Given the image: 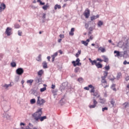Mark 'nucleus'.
Segmentation results:
<instances>
[{"instance_id": "nucleus-1", "label": "nucleus", "mask_w": 129, "mask_h": 129, "mask_svg": "<svg viewBox=\"0 0 129 129\" xmlns=\"http://www.w3.org/2000/svg\"><path fill=\"white\" fill-rule=\"evenodd\" d=\"M43 111L42 108L38 109L35 112L32 114L31 116L35 121H44L45 119H47V116H42Z\"/></svg>"}, {"instance_id": "nucleus-2", "label": "nucleus", "mask_w": 129, "mask_h": 129, "mask_svg": "<svg viewBox=\"0 0 129 129\" xmlns=\"http://www.w3.org/2000/svg\"><path fill=\"white\" fill-rule=\"evenodd\" d=\"M90 88L91 90L90 91V93H92V95L96 98H99L100 97V94L98 91H95V88L92 86V85H89L88 87H85L84 89L85 90H89Z\"/></svg>"}, {"instance_id": "nucleus-3", "label": "nucleus", "mask_w": 129, "mask_h": 129, "mask_svg": "<svg viewBox=\"0 0 129 129\" xmlns=\"http://www.w3.org/2000/svg\"><path fill=\"white\" fill-rule=\"evenodd\" d=\"M103 75L104 76L101 77V84L102 86H103L104 88H107V87H109V84L106 81V78L107 77V75H108V72L104 71Z\"/></svg>"}, {"instance_id": "nucleus-4", "label": "nucleus", "mask_w": 129, "mask_h": 129, "mask_svg": "<svg viewBox=\"0 0 129 129\" xmlns=\"http://www.w3.org/2000/svg\"><path fill=\"white\" fill-rule=\"evenodd\" d=\"M46 102V101L44 100L43 99L41 98V97L40 96L37 97V100L36 102V103L37 105H39L41 106V105H44V104Z\"/></svg>"}, {"instance_id": "nucleus-5", "label": "nucleus", "mask_w": 129, "mask_h": 129, "mask_svg": "<svg viewBox=\"0 0 129 129\" xmlns=\"http://www.w3.org/2000/svg\"><path fill=\"white\" fill-rule=\"evenodd\" d=\"M93 105H90V106H89V107L90 108H95V107L97 106L98 102L96 101V100L95 99V97H94L93 99Z\"/></svg>"}, {"instance_id": "nucleus-6", "label": "nucleus", "mask_w": 129, "mask_h": 129, "mask_svg": "<svg viewBox=\"0 0 129 129\" xmlns=\"http://www.w3.org/2000/svg\"><path fill=\"white\" fill-rule=\"evenodd\" d=\"M72 63L75 67H76V66H81V62H80V59L79 58H77L76 61H73Z\"/></svg>"}, {"instance_id": "nucleus-7", "label": "nucleus", "mask_w": 129, "mask_h": 129, "mask_svg": "<svg viewBox=\"0 0 129 129\" xmlns=\"http://www.w3.org/2000/svg\"><path fill=\"white\" fill-rule=\"evenodd\" d=\"M16 73L18 75H23L24 74V69L23 68H18L16 70Z\"/></svg>"}, {"instance_id": "nucleus-8", "label": "nucleus", "mask_w": 129, "mask_h": 129, "mask_svg": "<svg viewBox=\"0 0 129 129\" xmlns=\"http://www.w3.org/2000/svg\"><path fill=\"white\" fill-rule=\"evenodd\" d=\"M84 15L86 19H88L89 18V16H90V11L89 9L86 10L84 13Z\"/></svg>"}, {"instance_id": "nucleus-9", "label": "nucleus", "mask_w": 129, "mask_h": 129, "mask_svg": "<svg viewBox=\"0 0 129 129\" xmlns=\"http://www.w3.org/2000/svg\"><path fill=\"white\" fill-rule=\"evenodd\" d=\"M12 29L10 27L7 28L5 33L7 34V36H11L12 34Z\"/></svg>"}, {"instance_id": "nucleus-10", "label": "nucleus", "mask_w": 129, "mask_h": 129, "mask_svg": "<svg viewBox=\"0 0 129 129\" xmlns=\"http://www.w3.org/2000/svg\"><path fill=\"white\" fill-rule=\"evenodd\" d=\"M6 8H7L6 4L4 3L1 4L0 5V12L2 13L3 11H5V10H6Z\"/></svg>"}, {"instance_id": "nucleus-11", "label": "nucleus", "mask_w": 129, "mask_h": 129, "mask_svg": "<svg viewBox=\"0 0 129 129\" xmlns=\"http://www.w3.org/2000/svg\"><path fill=\"white\" fill-rule=\"evenodd\" d=\"M96 48H98V51H100L102 53H104L106 51L105 50V48L102 47H99V46L98 45H97Z\"/></svg>"}, {"instance_id": "nucleus-12", "label": "nucleus", "mask_w": 129, "mask_h": 129, "mask_svg": "<svg viewBox=\"0 0 129 129\" xmlns=\"http://www.w3.org/2000/svg\"><path fill=\"white\" fill-rule=\"evenodd\" d=\"M90 42L89 39L86 40V41L82 40L81 41L82 44L84 45V46H88V42Z\"/></svg>"}, {"instance_id": "nucleus-13", "label": "nucleus", "mask_w": 129, "mask_h": 129, "mask_svg": "<svg viewBox=\"0 0 129 129\" xmlns=\"http://www.w3.org/2000/svg\"><path fill=\"white\" fill-rule=\"evenodd\" d=\"M49 8H50V6L49 5V4L47 3L46 5L42 7V9L44 11H47V10H48V9H49Z\"/></svg>"}, {"instance_id": "nucleus-14", "label": "nucleus", "mask_w": 129, "mask_h": 129, "mask_svg": "<svg viewBox=\"0 0 129 129\" xmlns=\"http://www.w3.org/2000/svg\"><path fill=\"white\" fill-rule=\"evenodd\" d=\"M102 57L103 58V59H104V62H105L106 63H108V58H107L106 56H105V55H102Z\"/></svg>"}, {"instance_id": "nucleus-15", "label": "nucleus", "mask_w": 129, "mask_h": 129, "mask_svg": "<svg viewBox=\"0 0 129 129\" xmlns=\"http://www.w3.org/2000/svg\"><path fill=\"white\" fill-rule=\"evenodd\" d=\"M42 66L44 69H46V68H48V65L47 64V62L43 61L42 63Z\"/></svg>"}, {"instance_id": "nucleus-16", "label": "nucleus", "mask_w": 129, "mask_h": 129, "mask_svg": "<svg viewBox=\"0 0 129 129\" xmlns=\"http://www.w3.org/2000/svg\"><path fill=\"white\" fill-rule=\"evenodd\" d=\"M114 53L116 54L115 57H119L120 56V53L118 51L115 50Z\"/></svg>"}, {"instance_id": "nucleus-17", "label": "nucleus", "mask_w": 129, "mask_h": 129, "mask_svg": "<svg viewBox=\"0 0 129 129\" xmlns=\"http://www.w3.org/2000/svg\"><path fill=\"white\" fill-rule=\"evenodd\" d=\"M90 62L91 63L92 65H96L97 63L96 62V60H91V58H89V59Z\"/></svg>"}, {"instance_id": "nucleus-18", "label": "nucleus", "mask_w": 129, "mask_h": 129, "mask_svg": "<svg viewBox=\"0 0 129 129\" xmlns=\"http://www.w3.org/2000/svg\"><path fill=\"white\" fill-rule=\"evenodd\" d=\"M96 66L98 68V69H99V68H102V64L100 63V62H98L96 63Z\"/></svg>"}, {"instance_id": "nucleus-19", "label": "nucleus", "mask_w": 129, "mask_h": 129, "mask_svg": "<svg viewBox=\"0 0 129 129\" xmlns=\"http://www.w3.org/2000/svg\"><path fill=\"white\" fill-rule=\"evenodd\" d=\"M33 82H34L33 80H28L27 81V84H29V85L30 86H32V84H33Z\"/></svg>"}, {"instance_id": "nucleus-20", "label": "nucleus", "mask_w": 129, "mask_h": 129, "mask_svg": "<svg viewBox=\"0 0 129 129\" xmlns=\"http://www.w3.org/2000/svg\"><path fill=\"white\" fill-rule=\"evenodd\" d=\"M43 74H44V71H43V70H41L38 72V76H42Z\"/></svg>"}, {"instance_id": "nucleus-21", "label": "nucleus", "mask_w": 129, "mask_h": 129, "mask_svg": "<svg viewBox=\"0 0 129 129\" xmlns=\"http://www.w3.org/2000/svg\"><path fill=\"white\" fill-rule=\"evenodd\" d=\"M88 30H89L88 35L89 36V35H90L91 34H92V32H91L93 31L94 29H93V27H90Z\"/></svg>"}, {"instance_id": "nucleus-22", "label": "nucleus", "mask_w": 129, "mask_h": 129, "mask_svg": "<svg viewBox=\"0 0 129 129\" xmlns=\"http://www.w3.org/2000/svg\"><path fill=\"white\" fill-rule=\"evenodd\" d=\"M99 100H100V103H105V99H102V98H101V97H100L99 98Z\"/></svg>"}, {"instance_id": "nucleus-23", "label": "nucleus", "mask_w": 129, "mask_h": 129, "mask_svg": "<svg viewBox=\"0 0 129 129\" xmlns=\"http://www.w3.org/2000/svg\"><path fill=\"white\" fill-rule=\"evenodd\" d=\"M41 60H42V55L39 54L36 58V60L40 61H41Z\"/></svg>"}, {"instance_id": "nucleus-24", "label": "nucleus", "mask_w": 129, "mask_h": 129, "mask_svg": "<svg viewBox=\"0 0 129 129\" xmlns=\"http://www.w3.org/2000/svg\"><path fill=\"white\" fill-rule=\"evenodd\" d=\"M122 77V75H121V73H119L117 74V79H120V78Z\"/></svg>"}, {"instance_id": "nucleus-25", "label": "nucleus", "mask_w": 129, "mask_h": 129, "mask_svg": "<svg viewBox=\"0 0 129 129\" xmlns=\"http://www.w3.org/2000/svg\"><path fill=\"white\" fill-rule=\"evenodd\" d=\"M30 103L31 104H35V103H36V99H32L30 100Z\"/></svg>"}, {"instance_id": "nucleus-26", "label": "nucleus", "mask_w": 129, "mask_h": 129, "mask_svg": "<svg viewBox=\"0 0 129 129\" xmlns=\"http://www.w3.org/2000/svg\"><path fill=\"white\" fill-rule=\"evenodd\" d=\"M79 71H80V68H79V67H77L75 69V73H78Z\"/></svg>"}, {"instance_id": "nucleus-27", "label": "nucleus", "mask_w": 129, "mask_h": 129, "mask_svg": "<svg viewBox=\"0 0 129 129\" xmlns=\"http://www.w3.org/2000/svg\"><path fill=\"white\" fill-rule=\"evenodd\" d=\"M57 9H61V6L58 5V4H56L54 6V10H57Z\"/></svg>"}, {"instance_id": "nucleus-28", "label": "nucleus", "mask_w": 129, "mask_h": 129, "mask_svg": "<svg viewBox=\"0 0 129 129\" xmlns=\"http://www.w3.org/2000/svg\"><path fill=\"white\" fill-rule=\"evenodd\" d=\"M81 54V50H78V52L76 54V57L78 58L79 57V55Z\"/></svg>"}, {"instance_id": "nucleus-29", "label": "nucleus", "mask_w": 129, "mask_h": 129, "mask_svg": "<svg viewBox=\"0 0 129 129\" xmlns=\"http://www.w3.org/2000/svg\"><path fill=\"white\" fill-rule=\"evenodd\" d=\"M78 81L80 82V83H82L83 81H84V80L82 78H80L78 79Z\"/></svg>"}, {"instance_id": "nucleus-30", "label": "nucleus", "mask_w": 129, "mask_h": 129, "mask_svg": "<svg viewBox=\"0 0 129 129\" xmlns=\"http://www.w3.org/2000/svg\"><path fill=\"white\" fill-rule=\"evenodd\" d=\"M110 102L111 104H112V106H114V104L115 103V101H114V100H113V99H112Z\"/></svg>"}, {"instance_id": "nucleus-31", "label": "nucleus", "mask_w": 129, "mask_h": 129, "mask_svg": "<svg viewBox=\"0 0 129 129\" xmlns=\"http://www.w3.org/2000/svg\"><path fill=\"white\" fill-rule=\"evenodd\" d=\"M102 25H103V22H102V21H99L98 23V26L99 27H101V26H102Z\"/></svg>"}, {"instance_id": "nucleus-32", "label": "nucleus", "mask_w": 129, "mask_h": 129, "mask_svg": "<svg viewBox=\"0 0 129 129\" xmlns=\"http://www.w3.org/2000/svg\"><path fill=\"white\" fill-rule=\"evenodd\" d=\"M37 3H39L40 5L41 6H44L45 5V3H43L42 2V1H41V0H37Z\"/></svg>"}, {"instance_id": "nucleus-33", "label": "nucleus", "mask_w": 129, "mask_h": 129, "mask_svg": "<svg viewBox=\"0 0 129 129\" xmlns=\"http://www.w3.org/2000/svg\"><path fill=\"white\" fill-rule=\"evenodd\" d=\"M104 68H105V70H106L107 71H108V70L110 69V67H109V66H105Z\"/></svg>"}, {"instance_id": "nucleus-34", "label": "nucleus", "mask_w": 129, "mask_h": 129, "mask_svg": "<svg viewBox=\"0 0 129 129\" xmlns=\"http://www.w3.org/2000/svg\"><path fill=\"white\" fill-rule=\"evenodd\" d=\"M11 65L12 67H16V66H17V64L15 62H11Z\"/></svg>"}, {"instance_id": "nucleus-35", "label": "nucleus", "mask_w": 129, "mask_h": 129, "mask_svg": "<svg viewBox=\"0 0 129 129\" xmlns=\"http://www.w3.org/2000/svg\"><path fill=\"white\" fill-rule=\"evenodd\" d=\"M15 29H20L21 28V26H20L18 24H16L15 25Z\"/></svg>"}, {"instance_id": "nucleus-36", "label": "nucleus", "mask_w": 129, "mask_h": 129, "mask_svg": "<svg viewBox=\"0 0 129 129\" xmlns=\"http://www.w3.org/2000/svg\"><path fill=\"white\" fill-rule=\"evenodd\" d=\"M10 86H12V84H10L9 85L5 84L4 86V87H6V88H9V87H10Z\"/></svg>"}, {"instance_id": "nucleus-37", "label": "nucleus", "mask_w": 129, "mask_h": 129, "mask_svg": "<svg viewBox=\"0 0 129 129\" xmlns=\"http://www.w3.org/2000/svg\"><path fill=\"white\" fill-rule=\"evenodd\" d=\"M46 89H47V88H46V87L41 88L40 89V92H44V91H45V90H46Z\"/></svg>"}, {"instance_id": "nucleus-38", "label": "nucleus", "mask_w": 129, "mask_h": 129, "mask_svg": "<svg viewBox=\"0 0 129 129\" xmlns=\"http://www.w3.org/2000/svg\"><path fill=\"white\" fill-rule=\"evenodd\" d=\"M94 20H96V17L95 16L91 17V21H94Z\"/></svg>"}, {"instance_id": "nucleus-39", "label": "nucleus", "mask_w": 129, "mask_h": 129, "mask_svg": "<svg viewBox=\"0 0 129 129\" xmlns=\"http://www.w3.org/2000/svg\"><path fill=\"white\" fill-rule=\"evenodd\" d=\"M105 110H108V108L105 107H104V108H102V111L103 112Z\"/></svg>"}, {"instance_id": "nucleus-40", "label": "nucleus", "mask_w": 129, "mask_h": 129, "mask_svg": "<svg viewBox=\"0 0 129 129\" xmlns=\"http://www.w3.org/2000/svg\"><path fill=\"white\" fill-rule=\"evenodd\" d=\"M69 35H70V36H74V32H73V31H70V32H69Z\"/></svg>"}, {"instance_id": "nucleus-41", "label": "nucleus", "mask_w": 129, "mask_h": 129, "mask_svg": "<svg viewBox=\"0 0 129 129\" xmlns=\"http://www.w3.org/2000/svg\"><path fill=\"white\" fill-rule=\"evenodd\" d=\"M124 65H126V64H129V62H127L126 60H124L123 62Z\"/></svg>"}, {"instance_id": "nucleus-42", "label": "nucleus", "mask_w": 129, "mask_h": 129, "mask_svg": "<svg viewBox=\"0 0 129 129\" xmlns=\"http://www.w3.org/2000/svg\"><path fill=\"white\" fill-rule=\"evenodd\" d=\"M22 34H23V32L21 31H18V35L19 36H22Z\"/></svg>"}, {"instance_id": "nucleus-43", "label": "nucleus", "mask_w": 129, "mask_h": 129, "mask_svg": "<svg viewBox=\"0 0 129 129\" xmlns=\"http://www.w3.org/2000/svg\"><path fill=\"white\" fill-rule=\"evenodd\" d=\"M89 39L90 40H93V35H91L90 37H89Z\"/></svg>"}, {"instance_id": "nucleus-44", "label": "nucleus", "mask_w": 129, "mask_h": 129, "mask_svg": "<svg viewBox=\"0 0 129 129\" xmlns=\"http://www.w3.org/2000/svg\"><path fill=\"white\" fill-rule=\"evenodd\" d=\"M52 56H54V57H57V56H58V52H55L53 54V55H52Z\"/></svg>"}, {"instance_id": "nucleus-45", "label": "nucleus", "mask_w": 129, "mask_h": 129, "mask_svg": "<svg viewBox=\"0 0 129 129\" xmlns=\"http://www.w3.org/2000/svg\"><path fill=\"white\" fill-rule=\"evenodd\" d=\"M89 27V25L87 23H86L85 24V28L86 29H88V27Z\"/></svg>"}, {"instance_id": "nucleus-46", "label": "nucleus", "mask_w": 129, "mask_h": 129, "mask_svg": "<svg viewBox=\"0 0 129 129\" xmlns=\"http://www.w3.org/2000/svg\"><path fill=\"white\" fill-rule=\"evenodd\" d=\"M56 87V86H55V85H53V84H52V85H51V88H52V89H55V88Z\"/></svg>"}, {"instance_id": "nucleus-47", "label": "nucleus", "mask_w": 129, "mask_h": 129, "mask_svg": "<svg viewBox=\"0 0 129 129\" xmlns=\"http://www.w3.org/2000/svg\"><path fill=\"white\" fill-rule=\"evenodd\" d=\"M51 57L52 58V62H54V61H55V56H53V55H51Z\"/></svg>"}, {"instance_id": "nucleus-48", "label": "nucleus", "mask_w": 129, "mask_h": 129, "mask_svg": "<svg viewBox=\"0 0 129 129\" xmlns=\"http://www.w3.org/2000/svg\"><path fill=\"white\" fill-rule=\"evenodd\" d=\"M97 61H99L100 62H102V61H103V60H102L100 58H97Z\"/></svg>"}, {"instance_id": "nucleus-49", "label": "nucleus", "mask_w": 129, "mask_h": 129, "mask_svg": "<svg viewBox=\"0 0 129 129\" xmlns=\"http://www.w3.org/2000/svg\"><path fill=\"white\" fill-rule=\"evenodd\" d=\"M60 38H61L62 39H63V38H64V34H60L59 35Z\"/></svg>"}, {"instance_id": "nucleus-50", "label": "nucleus", "mask_w": 129, "mask_h": 129, "mask_svg": "<svg viewBox=\"0 0 129 129\" xmlns=\"http://www.w3.org/2000/svg\"><path fill=\"white\" fill-rule=\"evenodd\" d=\"M75 31V28H72V29H71V32H74V31Z\"/></svg>"}, {"instance_id": "nucleus-51", "label": "nucleus", "mask_w": 129, "mask_h": 129, "mask_svg": "<svg viewBox=\"0 0 129 129\" xmlns=\"http://www.w3.org/2000/svg\"><path fill=\"white\" fill-rule=\"evenodd\" d=\"M58 52L60 54V55H62V54H63V52H62V50H59Z\"/></svg>"}, {"instance_id": "nucleus-52", "label": "nucleus", "mask_w": 129, "mask_h": 129, "mask_svg": "<svg viewBox=\"0 0 129 129\" xmlns=\"http://www.w3.org/2000/svg\"><path fill=\"white\" fill-rule=\"evenodd\" d=\"M47 59L50 61V59H51V57L50 56H47Z\"/></svg>"}, {"instance_id": "nucleus-53", "label": "nucleus", "mask_w": 129, "mask_h": 129, "mask_svg": "<svg viewBox=\"0 0 129 129\" xmlns=\"http://www.w3.org/2000/svg\"><path fill=\"white\" fill-rule=\"evenodd\" d=\"M43 19H45L46 18V14H44L43 16H42Z\"/></svg>"}, {"instance_id": "nucleus-54", "label": "nucleus", "mask_w": 129, "mask_h": 129, "mask_svg": "<svg viewBox=\"0 0 129 129\" xmlns=\"http://www.w3.org/2000/svg\"><path fill=\"white\" fill-rule=\"evenodd\" d=\"M29 126H31V127H33V125L31 123H29Z\"/></svg>"}, {"instance_id": "nucleus-55", "label": "nucleus", "mask_w": 129, "mask_h": 129, "mask_svg": "<svg viewBox=\"0 0 129 129\" xmlns=\"http://www.w3.org/2000/svg\"><path fill=\"white\" fill-rule=\"evenodd\" d=\"M20 125H26V124H25L24 123L21 122L20 123Z\"/></svg>"}, {"instance_id": "nucleus-56", "label": "nucleus", "mask_w": 129, "mask_h": 129, "mask_svg": "<svg viewBox=\"0 0 129 129\" xmlns=\"http://www.w3.org/2000/svg\"><path fill=\"white\" fill-rule=\"evenodd\" d=\"M62 41V39H59L58 40V43H61V41Z\"/></svg>"}, {"instance_id": "nucleus-57", "label": "nucleus", "mask_w": 129, "mask_h": 129, "mask_svg": "<svg viewBox=\"0 0 129 129\" xmlns=\"http://www.w3.org/2000/svg\"><path fill=\"white\" fill-rule=\"evenodd\" d=\"M24 83H25V81H24V80H22L21 84L23 85L24 84Z\"/></svg>"}, {"instance_id": "nucleus-58", "label": "nucleus", "mask_w": 129, "mask_h": 129, "mask_svg": "<svg viewBox=\"0 0 129 129\" xmlns=\"http://www.w3.org/2000/svg\"><path fill=\"white\" fill-rule=\"evenodd\" d=\"M66 6H67V4H63L62 8H65V7H66Z\"/></svg>"}, {"instance_id": "nucleus-59", "label": "nucleus", "mask_w": 129, "mask_h": 129, "mask_svg": "<svg viewBox=\"0 0 129 129\" xmlns=\"http://www.w3.org/2000/svg\"><path fill=\"white\" fill-rule=\"evenodd\" d=\"M96 19L99 18V15H97L96 16H95Z\"/></svg>"}, {"instance_id": "nucleus-60", "label": "nucleus", "mask_w": 129, "mask_h": 129, "mask_svg": "<svg viewBox=\"0 0 129 129\" xmlns=\"http://www.w3.org/2000/svg\"><path fill=\"white\" fill-rule=\"evenodd\" d=\"M91 46H95V44L94 43H92Z\"/></svg>"}, {"instance_id": "nucleus-61", "label": "nucleus", "mask_w": 129, "mask_h": 129, "mask_svg": "<svg viewBox=\"0 0 129 129\" xmlns=\"http://www.w3.org/2000/svg\"><path fill=\"white\" fill-rule=\"evenodd\" d=\"M113 90L114 91H116V89H115V88H113Z\"/></svg>"}, {"instance_id": "nucleus-62", "label": "nucleus", "mask_w": 129, "mask_h": 129, "mask_svg": "<svg viewBox=\"0 0 129 129\" xmlns=\"http://www.w3.org/2000/svg\"><path fill=\"white\" fill-rule=\"evenodd\" d=\"M108 42H109V43H111L112 41H111V40H109Z\"/></svg>"}, {"instance_id": "nucleus-63", "label": "nucleus", "mask_w": 129, "mask_h": 129, "mask_svg": "<svg viewBox=\"0 0 129 129\" xmlns=\"http://www.w3.org/2000/svg\"><path fill=\"white\" fill-rule=\"evenodd\" d=\"M33 129H38V128L37 127H34Z\"/></svg>"}, {"instance_id": "nucleus-64", "label": "nucleus", "mask_w": 129, "mask_h": 129, "mask_svg": "<svg viewBox=\"0 0 129 129\" xmlns=\"http://www.w3.org/2000/svg\"><path fill=\"white\" fill-rule=\"evenodd\" d=\"M39 34H42V31H40V32H39Z\"/></svg>"}]
</instances>
